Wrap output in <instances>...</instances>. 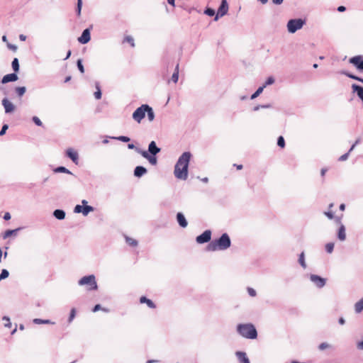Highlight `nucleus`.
Masks as SVG:
<instances>
[{"label":"nucleus","mask_w":363,"mask_h":363,"mask_svg":"<svg viewBox=\"0 0 363 363\" xmlns=\"http://www.w3.org/2000/svg\"><path fill=\"white\" fill-rule=\"evenodd\" d=\"M191 155L189 152H184L179 158L175 167L174 174V176L182 180H186L188 177V167L191 159Z\"/></svg>","instance_id":"nucleus-1"},{"label":"nucleus","mask_w":363,"mask_h":363,"mask_svg":"<svg viewBox=\"0 0 363 363\" xmlns=\"http://www.w3.org/2000/svg\"><path fill=\"white\" fill-rule=\"evenodd\" d=\"M230 243L231 242L228 235L227 233H223L219 239L211 242L207 245V250H224L230 246Z\"/></svg>","instance_id":"nucleus-2"},{"label":"nucleus","mask_w":363,"mask_h":363,"mask_svg":"<svg viewBox=\"0 0 363 363\" xmlns=\"http://www.w3.org/2000/svg\"><path fill=\"white\" fill-rule=\"evenodd\" d=\"M237 330L241 336L247 339H255L257 337V330L251 323L239 324Z\"/></svg>","instance_id":"nucleus-3"},{"label":"nucleus","mask_w":363,"mask_h":363,"mask_svg":"<svg viewBox=\"0 0 363 363\" xmlns=\"http://www.w3.org/2000/svg\"><path fill=\"white\" fill-rule=\"evenodd\" d=\"M306 23V20L302 18L290 19L286 24L287 30L289 33H295L297 30H301Z\"/></svg>","instance_id":"nucleus-4"},{"label":"nucleus","mask_w":363,"mask_h":363,"mask_svg":"<svg viewBox=\"0 0 363 363\" xmlns=\"http://www.w3.org/2000/svg\"><path fill=\"white\" fill-rule=\"evenodd\" d=\"M78 284L81 286H86L88 291L96 290L98 289L95 276L93 274L83 277L79 280Z\"/></svg>","instance_id":"nucleus-5"},{"label":"nucleus","mask_w":363,"mask_h":363,"mask_svg":"<svg viewBox=\"0 0 363 363\" xmlns=\"http://www.w3.org/2000/svg\"><path fill=\"white\" fill-rule=\"evenodd\" d=\"M82 206L77 205L74 208L75 213H82L84 216H87L89 213L94 211V208L91 206H87V201L86 200H82Z\"/></svg>","instance_id":"nucleus-6"},{"label":"nucleus","mask_w":363,"mask_h":363,"mask_svg":"<svg viewBox=\"0 0 363 363\" xmlns=\"http://www.w3.org/2000/svg\"><path fill=\"white\" fill-rule=\"evenodd\" d=\"M228 11V4L227 0H222L221 4L218 9L217 13L214 18L215 21H218L220 17H222L227 14Z\"/></svg>","instance_id":"nucleus-7"},{"label":"nucleus","mask_w":363,"mask_h":363,"mask_svg":"<svg viewBox=\"0 0 363 363\" xmlns=\"http://www.w3.org/2000/svg\"><path fill=\"white\" fill-rule=\"evenodd\" d=\"M350 63L353 65L359 70L363 71V56L357 55L351 57L349 60Z\"/></svg>","instance_id":"nucleus-8"},{"label":"nucleus","mask_w":363,"mask_h":363,"mask_svg":"<svg viewBox=\"0 0 363 363\" xmlns=\"http://www.w3.org/2000/svg\"><path fill=\"white\" fill-rule=\"evenodd\" d=\"M211 232L209 230H205L201 235L196 237V242L199 244L208 242L211 240Z\"/></svg>","instance_id":"nucleus-9"},{"label":"nucleus","mask_w":363,"mask_h":363,"mask_svg":"<svg viewBox=\"0 0 363 363\" xmlns=\"http://www.w3.org/2000/svg\"><path fill=\"white\" fill-rule=\"evenodd\" d=\"M333 203H330L328 207V210L324 212V214L330 220L335 219L337 223H340L343 214H341L340 216H335L334 212L333 211Z\"/></svg>","instance_id":"nucleus-10"},{"label":"nucleus","mask_w":363,"mask_h":363,"mask_svg":"<svg viewBox=\"0 0 363 363\" xmlns=\"http://www.w3.org/2000/svg\"><path fill=\"white\" fill-rule=\"evenodd\" d=\"M311 280L319 288L323 287L325 284V279L318 275H311Z\"/></svg>","instance_id":"nucleus-11"},{"label":"nucleus","mask_w":363,"mask_h":363,"mask_svg":"<svg viewBox=\"0 0 363 363\" xmlns=\"http://www.w3.org/2000/svg\"><path fill=\"white\" fill-rule=\"evenodd\" d=\"M78 40L82 44H86L90 40V31L89 28L85 29L82 35L78 38Z\"/></svg>","instance_id":"nucleus-12"},{"label":"nucleus","mask_w":363,"mask_h":363,"mask_svg":"<svg viewBox=\"0 0 363 363\" xmlns=\"http://www.w3.org/2000/svg\"><path fill=\"white\" fill-rule=\"evenodd\" d=\"M66 155L68 157H69L73 161V162H74L76 164H78V162H79L78 153L75 150H74L72 148H69L66 151Z\"/></svg>","instance_id":"nucleus-13"},{"label":"nucleus","mask_w":363,"mask_h":363,"mask_svg":"<svg viewBox=\"0 0 363 363\" xmlns=\"http://www.w3.org/2000/svg\"><path fill=\"white\" fill-rule=\"evenodd\" d=\"M153 113L152 108L147 104L138 107L133 113Z\"/></svg>","instance_id":"nucleus-14"},{"label":"nucleus","mask_w":363,"mask_h":363,"mask_svg":"<svg viewBox=\"0 0 363 363\" xmlns=\"http://www.w3.org/2000/svg\"><path fill=\"white\" fill-rule=\"evenodd\" d=\"M18 79V76L16 73H11V74H6L5 75L2 80H1V82L3 84H6L8 82H15Z\"/></svg>","instance_id":"nucleus-15"},{"label":"nucleus","mask_w":363,"mask_h":363,"mask_svg":"<svg viewBox=\"0 0 363 363\" xmlns=\"http://www.w3.org/2000/svg\"><path fill=\"white\" fill-rule=\"evenodd\" d=\"M177 219L179 224V225L182 228H186L188 225V223L184 217V216L182 213H178L177 214Z\"/></svg>","instance_id":"nucleus-16"},{"label":"nucleus","mask_w":363,"mask_h":363,"mask_svg":"<svg viewBox=\"0 0 363 363\" xmlns=\"http://www.w3.org/2000/svg\"><path fill=\"white\" fill-rule=\"evenodd\" d=\"M352 89L354 92H356L359 98L363 101V87L357 85L352 84Z\"/></svg>","instance_id":"nucleus-17"},{"label":"nucleus","mask_w":363,"mask_h":363,"mask_svg":"<svg viewBox=\"0 0 363 363\" xmlns=\"http://www.w3.org/2000/svg\"><path fill=\"white\" fill-rule=\"evenodd\" d=\"M236 356L238 358L240 363H250V360L247 357V354L244 352H237Z\"/></svg>","instance_id":"nucleus-18"},{"label":"nucleus","mask_w":363,"mask_h":363,"mask_svg":"<svg viewBox=\"0 0 363 363\" xmlns=\"http://www.w3.org/2000/svg\"><path fill=\"white\" fill-rule=\"evenodd\" d=\"M140 153L143 155V157L148 160L150 164L153 165H155L157 164V158L155 157V155H150L147 151H142Z\"/></svg>","instance_id":"nucleus-19"},{"label":"nucleus","mask_w":363,"mask_h":363,"mask_svg":"<svg viewBox=\"0 0 363 363\" xmlns=\"http://www.w3.org/2000/svg\"><path fill=\"white\" fill-rule=\"evenodd\" d=\"M140 303H146L147 306L150 308H156V305L153 303V301L152 300L146 298L145 296H141L140 298Z\"/></svg>","instance_id":"nucleus-20"},{"label":"nucleus","mask_w":363,"mask_h":363,"mask_svg":"<svg viewBox=\"0 0 363 363\" xmlns=\"http://www.w3.org/2000/svg\"><path fill=\"white\" fill-rule=\"evenodd\" d=\"M148 151L153 155H155L158 152H160V149L156 146V143L154 141H152L149 144Z\"/></svg>","instance_id":"nucleus-21"},{"label":"nucleus","mask_w":363,"mask_h":363,"mask_svg":"<svg viewBox=\"0 0 363 363\" xmlns=\"http://www.w3.org/2000/svg\"><path fill=\"white\" fill-rule=\"evenodd\" d=\"M146 172H147V169L145 167H143L142 166H138L135 167V169L134 170V175L137 177H140Z\"/></svg>","instance_id":"nucleus-22"},{"label":"nucleus","mask_w":363,"mask_h":363,"mask_svg":"<svg viewBox=\"0 0 363 363\" xmlns=\"http://www.w3.org/2000/svg\"><path fill=\"white\" fill-rule=\"evenodd\" d=\"M2 104L4 106L5 111L6 113L11 112L13 109V106L11 102H10L9 100L4 99L2 101Z\"/></svg>","instance_id":"nucleus-23"},{"label":"nucleus","mask_w":363,"mask_h":363,"mask_svg":"<svg viewBox=\"0 0 363 363\" xmlns=\"http://www.w3.org/2000/svg\"><path fill=\"white\" fill-rule=\"evenodd\" d=\"M337 236L340 240L343 241L346 238L345 228L343 225H341L339 228Z\"/></svg>","instance_id":"nucleus-24"},{"label":"nucleus","mask_w":363,"mask_h":363,"mask_svg":"<svg viewBox=\"0 0 363 363\" xmlns=\"http://www.w3.org/2000/svg\"><path fill=\"white\" fill-rule=\"evenodd\" d=\"M360 142V139H357L355 143L352 145L351 148L350 149L349 152L347 153H345L344 155H342L340 158H339V160L340 161H344V160H346L349 156V154L351 151L353 150V149L354 148V147Z\"/></svg>","instance_id":"nucleus-25"},{"label":"nucleus","mask_w":363,"mask_h":363,"mask_svg":"<svg viewBox=\"0 0 363 363\" xmlns=\"http://www.w3.org/2000/svg\"><path fill=\"white\" fill-rule=\"evenodd\" d=\"M53 214H54V216H55L56 218L59 219V220H62V219H64V218H65V211H62V210H60V209H57V210H55V211H54Z\"/></svg>","instance_id":"nucleus-26"},{"label":"nucleus","mask_w":363,"mask_h":363,"mask_svg":"<svg viewBox=\"0 0 363 363\" xmlns=\"http://www.w3.org/2000/svg\"><path fill=\"white\" fill-rule=\"evenodd\" d=\"M125 242L126 243L131 246V247H136L138 245V241L133 238H130L128 236H125Z\"/></svg>","instance_id":"nucleus-27"},{"label":"nucleus","mask_w":363,"mask_h":363,"mask_svg":"<svg viewBox=\"0 0 363 363\" xmlns=\"http://www.w3.org/2000/svg\"><path fill=\"white\" fill-rule=\"evenodd\" d=\"M354 309L357 313H360L363 310V298H361L358 302H357L354 305Z\"/></svg>","instance_id":"nucleus-28"},{"label":"nucleus","mask_w":363,"mask_h":363,"mask_svg":"<svg viewBox=\"0 0 363 363\" xmlns=\"http://www.w3.org/2000/svg\"><path fill=\"white\" fill-rule=\"evenodd\" d=\"M178 79H179V65H177V66L175 67L174 72L173 73V74L172 76V80L174 83H177L178 82Z\"/></svg>","instance_id":"nucleus-29"},{"label":"nucleus","mask_w":363,"mask_h":363,"mask_svg":"<svg viewBox=\"0 0 363 363\" xmlns=\"http://www.w3.org/2000/svg\"><path fill=\"white\" fill-rule=\"evenodd\" d=\"M261 108H269L271 111H272V104H266V105H262V106H256L254 107L253 111H259Z\"/></svg>","instance_id":"nucleus-30"},{"label":"nucleus","mask_w":363,"mask_h":363,"mask_svg":"<svg viewBox=\"0 0 363 363\" xmlns=\"http://www.w3.org/2000/svg\"><path fill=\"white\" fill-rule=\"evenodd\" d=\"M12 68L13 69L14 72H18L19 70V62H18V60L17 58H14L13 60L12 61Z\"/></svg>","instance_id":"nucleus-31"},{"label":"nucleus","mask_w":363,"mask_h":363,"mask_svg":"<svg viewBox=\"0 0 363 363\" xmlns=\"http://www.w3.org/2000/svg\"><path fill=\"white\" fill-rule=\"evenodd\" d=\"M264 87L262 86H259L257 91L251 96L250 99H255V98H257V96H259L263 91L264 90Z\"/></svg>","instance_id":"nucleus-32"},{"label":"nucleus","mask_w":363,"mask_h":363,"mask_svg":"<svg viewBox=\"0 0 363 363\" xmlns=\"http://www.w3.org/2000/svg\"><path fill=\"white\" fill-rule=\"evenodd\" d=\"M33 322L36 324H54V323L51 322L50 320H42L39 318L34 319Z\"/></svg>","instance_id":"nucleus-33"},{"label":"nucleus","mask_w":363,"mask_h":363,"mask_svg":"<svg viewBox=\"0 0 363 363\" xmlns=\"http://www.w3.org/2000/svg\"><path fill=\"white\" fill-rule=\"evenodd\" d=\"M298 262L300 263V264L303 268L306 267V262H305L304 253L303 252H301V255H299Z\"/></svg>","instance_id":"nucleus-34"},{"label":"nucleus","mask_w":363,"mask_h":363,"mask_svg":"<svg viewBox=\"0 0 363 363\" xmlns=\"http://www.w3.org/2000/svg\"><path fill=\"white\" fill-rule=\"evenodd\" d=\"M343 74L346 75L347 77H348L349 78H351L352 79H354V80H357V81H359V82H361V80H362V78L361 77H359L356 75H354L352 74H350V73H347V72H342Z\"/></svg>","instance_id":"nucleus-35"},{"label":"nucleus","mask_w":363,"mask_h":363,"mask_svg":"<svg viewBox=\"0 0 363 363\" xmlns=\"http://www.w3.org/2000/svg\"><path fill=\"white\" fill-rule=\"evenodd\" d=\"M16 94L19 96H23L25 92H26V87L24 86H18V87H16Z\"/></svg>","instance_id":"nucleus-36"},{"label":"nucleus","mask_w":363,"mask_h":363,"mask_svg":"<svg viewBox=\"0 0 363 363\" xmlns=\"http://www.w3.org/2000/svg\"><path fill=\"white\" fill-rule=\"evenodd\" d=\"M274 78L273 77H269L267 80L265 81V83L262 85L264 88H265L268 85H271L274 83Z\"/></svg>","instance_id":"nucleus-37"},{"label":"nucleus","mask_w":363,"mask_h":363,"mask_svg":"<svg viewBox=\"0 0 363 363\" xmlns=\"http://www.w3.org/2000/svg\"><path fill=\"white\" fill-rule=\"evenodd\" d=\"M333 248H334V243H333V242H329L325 245V250L328 253H331L333 251Z\"/></svg>","instance_id":"nucleus-38"},{"label":"nucleus","mask_w":363,"mask_h":363,"mask_svg":"<svg viewBox=\"0 0 363 363\" xmlns=\"http://www.w3.org/2000/svg\"><path fill=\"white\" fill-rule=\"evenodd\" d=\"M9 275V272L6 269H2L1 273L0 274V281L7 278Z\"/></svg>","instance_id":"nucleus-39"},{"label":"nucleus","mask_w":363,"mask_h":363,"mask_svg":"<svg viewBox=\"0 0 363 363\" xmlns=\"http://www.w3.org/2000/svg\"><path fill=\"white\" fill-rule=\"evenodd\" d=\"M277 145L281 147V148L284 147L285 146V141H284V139L282 136H279L278 138V140H277Z\"/></svg>","instance_id":"nucleus-40"},{"label":"nucleus","mask_w":363,"mask_h":363,"mask_svg":"<svg viewBox=\"0 0 363 363\" xmlns=\"http://www.w3.org/2000/svg\"><path fill=\"white\" fill-rule=\"evenodd\" d=\"M133 118L138 123H140L141 121L146 116V115H133Z\"/></svg>","instance_id":"nucleus-41"},{"label":"nucleus","mask_w":363,"mask_h":363,"mask_svg":"<svg viewBox=\"0 0 363 363\" xmlns=\"http://www.w3.org/2000/svg\"><path fill=\"white\" fill-rule=\"evenodd\" d=\"M101 309L102 311H104V312H108V311H109V310H108V309H107V308H101V306H100L99 304H96V305L94 307V308H93L92 311L95 313V312H96V311H99V310H101Z\"/></svg>","instance_id":"nucleus-42"},{"label":"nucleus","mask_w":363,"mask_h":363,"mask_svg":"<svg viewBox=\"0 0 363 363\" xmlns=\"http://www.w3.org/2000/svg\"><path fill=\"white\" fill-rule=\"evenodd\" d=\"M204 13L209 16H213L215 15V11L213 9L208 8L204 11Z\"/></svg>","instance_id":"nucleus-43"},{"label":"nucleus","mask_w":363,"mask_h":363,"mask_svg":"<svg viewBox=\"0 0 363 363\" xmlns=\"http://www.w3.org/2000/svg\"><path fill=\"white\" fill-rule=\"evenodd\" d=\"M55 172H64V173H67V174H70L71 172L67 169H66L65 167H57L56 169H55Z\"/></svg>","instance_id":"nucleus-44"},{"label":"nucleus","mask_w":363,"mask_h":363,"mask_svg":"<svg viewBox=\"0 0 363 363\" xmlns=\"http://www.w3.org/2000/svg\"><path fill=\"white\" fill-rule=\"evenodd\" d=\"M75 315H76V309L75 308H72L70 311V315H69V322H72V320L75 317Z\"/></svg>","instance_id":"nucleus-45"},{"label":"nucleus","mask_w":363,"mask_h":363,"mask_svg":"<svg viewBox=\"0 0 363 363\" xmlns=\"http://www.w3.org/2000/svg\"><path fill=\"white\" fill-rule=\"evenodd\" d=\"M124 40L129 43L132 47L135 46L134 40L131 36H126Z\"/></svg>","instance_id":"nucleus-46"},{"label":"nucleus","mask_w":363,"mask_h":363,"mask_svg":"<svg viewBox=\"0 0 363 363\" xmlns=\"http://www.w3.org/2000/svg\"><path fill=\"white\" fill-rule=\"evenodd\" d=\"M77 67L79 69V70L82 72V73H84V66L82 63V60H77Z\"/></svg>","instance_id":"nucleus-47"},{"label":"nucleus","mask_w":363,"mask_h":363,"mask_svg":"<svg viewBox=\"0 0 363 363\" xmlns=\"http://www.w3.org/2000/svg\"><path fill=\"white\" fill-rule=\"evenodd\" d=\"M16 230H6L5 233H4V238H9V236L12 235Z\"/></svg>","instance_id":"nucleus-48"},{"label":"nucleus","mask_w":363,"mask_h":363,"mask_svg":"<svg viewBox=\"0 0 363 363\" xmlns=\"http://www.w3.org/2000/svg\"><path fill=\"white\" fill-rule=\"evenodd\" d=\"M82 6V0H77V14L78 15H80V13H81Z\"/></svg>","instance_id":"nucleus-49"},{"label":"nucleus","mask_w":363,"mask_h":363,"mask_svg":"<svg viewBox=\"0 0 363 363\" xmlns=\"http://www.w3.org/2000/svg\"><path fill=\"white\" fill-rule=\"evenodd\" d=\"M247 292L249 295L252 297L255 296L257 294L255 290L250 287L247 288Z\"/></svg>","instance_id":"nucleus-50"},{"label":"nucleus","mask_w":363,"mask_h":363,"mask_svg":"<svg viewBox=\"0 0 363 363\" xmlns=\"http://www.w3.org/2000/svg\"><path fill=\"white\" fill-rule=\"evenodd\" d=\"M328 347H329V345L326 342L321 343L318 347L319 350H324Z\"/></svg>","instance_id":"nucleus-51"},{"label":"nucleus","mask_w":363,"mask_h":363,"mask_svg":"<svg viewBox=\"0 0 363 363\" xmlns=\"http://www.w3.org/2000/svg\"><path fill=\"white\" fill-rule=\"evenodd\" d=\"M9 126L6 124H4L0 131V136L4 135L6 133V130L8 129Z\"/></svg>","instance_id":"nucleus-52"},{"label":"nucleus","mask_w":363,"mask_h":363,"mask_svg":"<svg viewBox=\"0 0 363 363\" xmlns=\"http://www.w3.org/2000/svg\"><path fill=\"white\" fill-rule=\"evenodd\" d=\"M97 89V91L94 93V96L96 99H100L101 98V92L98 86Z\"/></svg>","instance_id":"nucleus-53"},{"label":"nucleus","mask_w":363,"mask_h":363,"mask_svg":"<svg viewBox=\"0 0 363 363\" xmlns=\"http://www.w3.org/2000/svg\"><path fill=\"white\" fill-rule=\"evenodd\" d=\"M3 320L6 321V323H4L5 326L10 328V327H11V322H10L9 318H6V317H4V318H3Z\"/></svg>","instance_id":"nucleus-54"},{"label":"nucleus","mask_w":363,"mask_h":363,"mask_svg":"<svg viewBox=\"0 0 363 363\" xmlns=\"http://www.w3.org/2000/svg\"><path fill=\"white\" fill-rule=\"evenodd\" d=\"M118 139L123 142H128L130 140V138L126 136H120L118 138Z\"/></svg>","instance_id":"nucleus-55"},{"label":"nucleus","mask_w":363,"mask_h":363,"mask_svg":"<svg viewBox=\"0 0 363 363\" xmlns=\"http://www.w3.org/2000/svg\"><path fill=\"white\" fill-rule=\"evenodd\" d=\"M33 120L36 125H41V121L38 117H36V116L33 117Z\"/></svg>","instance_id":"nucleus-56"},{"label":"nucleus","mask_w":363,"mask_h":363,"mask_svg":"<svg viewBox=\"0 0 363 363\" xmlns=\"http://www.w3.org/2000/svg\"><path fill=\"white\" fill-rule=\"evenodd\" d=\"M272 3L275 5H280L283 3L284 0H272Z\"/></svg>","instance_id":"nucleus-57"},{"label":"nucleus","mask_w":363,"mask_h":363,"mask_svg":"<svg viewBox=\"0 0 363 363\" xmlns=\"http://www.w3.org/2000/svg\"><path fill=\"white\" fill-rule=\"evenodd\" d=\"M4 219L6 220H9L11 219V215L9 213H6L4 216Z\"/></svg>","instance_id":"nucleus-58"},{"label":"nucleus","mask_w":363,"mask_h":363,"mask_svg":"<svg viewBox=\"0 0 363 363\" xmlns=\"http://www.w3.org/2000/svg\"><path fill=\"white\" fill-rule=\"evenodd\" d=\"M346 10V8L343 6H340L338 8H337V11L339 12H343Z\"/></svg>","instance_id":"nucleus-59"},{"label":"nucleus","mask_w":363,"mask_h":363,"mask_svg":"<svg viewBox=\"0 0 363 363\" xmlns=\"http://www.w3.org/2000/svg\"><path fill=\"white\" fill-rule=\"evenodd\" d=\"M8 47H9L10 49H11L12 50H13V51H16V49H17V47H16V45H10V44H9V45H8Z\"/></svg>","instance_id":"nucleus-60"},{"label":"nucleus","mask_w":363,"mask_h":363,"mask_svg":"<svg viewBox=\"0 0 363 363\" xmlns=\"http://www.w3.org/2000/svg\"><path fill=\"white\" fill-rule=\"evenodd\" d=\"M148 121H152L154 120L155 115H147Z\"/></svg>","instance_id":"nucleus-61"},{"label":"nucleus","mask_w":363,"mask_h":363,"mask_svg":"<svg viewBox=\"0 0 363 363\" xmlns=\"http://www.w3.org/2000/svg\"><path fill=\"white\" fill-rule=\"evenodd\" d=\"M357 347L360 350H363V340L358 343Z\"/></svg>","instance_id":"nucleus-62"},{"label":"nucleus","mask_w":363,"mask_h":363,"mask_svg":"<svg viewBox=\"0 0 363 363\" xmlns=\"http://www.w3.org/2000/svg\"><path fill=\"white\" fill-rule=\"evenodd\" d=\"M19 39H20L21 40H22V41H25V40H26V35H23V34H21V35H19Z\"/></svg>","instance_id":"nucleus-63"},{"label":"nucleus","mask_w":363,"mask_h":363,"mask_svg":"<svg viewBox=\"0 0 363 363\" xmlns=\"http://www.w3.org/2000/svg\"><path fill=\"white\" fill-rule=\"evenodd\" d=\"M168 4H169L170 5L174 6L175 4H174V2H175V0H167Z\"/></svg>","instance_id":"nucleus-64"}]
</instances>
